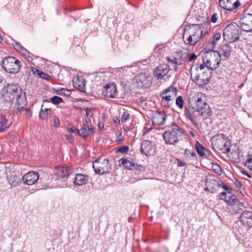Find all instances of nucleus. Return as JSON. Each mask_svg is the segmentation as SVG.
Here are the masks:
<instances>
[{
	"label": "nucleus",
	"instance_id": "f257e3e1",
	"mask_svg": "<svg viewBox=\"0 0 252 252\" xmlns=\"http://www.w3.org/2000/svg\"><path fill=\"white\" fill-rule=\"evenodd\" d=\"M191 78L198 86L206 85L211 78V71L204 64H193L190 68Z\"/></svg>",
	"mask_w": 252,
	"mask_h": 252
},
{
	"label": "nucleus",
	"instance_id": "f03ea898",
	"mask_svg": "<svg viewBox=\"0 0 252 252\" xmlns=\"http://www.w3.org/2000/svg\"><path fill=\"white\" fill-rule=\"evenodd\" d=\"M202 60L206 67L210 70H215L218 67L221 58L218 52L210 50L204 53Z\"/></svg>",
	"mask_w": 252,
	"mask_h": 252
},
{
	"label": "nucleus",
	"instance_id": "7ed1b4c3",
	"mask_svg": "<svg viewBox=\"0 0 252 252\" xmlns=\"http://www.w3.org/2000/svg\"><path fill=\"white\" fill-rule=\"evenodd\" d=\"M211 144L214 149L228 153L230 151V143L226 138L223 134H219L214 136L211 139Z\"/></svg>",
	"mask_w": 252,
	"mask_h": 252
},
{
	"label": "nucleus",
	"instance_id": "20e7f679",
	"mask_svg": "<svg viewBox=\"0 0 252 252\" xmlns=\"http://www.w3.org/2000/svg\"><path fill=\"white\" fill-rule=\"evenodd\" d=\"M183 133L182 129L177 125H174L171 130L164 132L163 137L166 144L175 145L179 142V138L182 136Z\"/></svg>",
	"mask_w": 252,
	"mask_h": 252
},
{
	"label": "nucleus",
	"instance_id": "39448f33",
	"mask_svg": "<svg viewBox=\"0 0 252 252\" xmlns=\"http://www.w3.org/2000/svg\"><path fill=\"white\" fill-rule=\"evenodd\" d=\"M239 26L235 22L228 25L223 30V37L228 42H233L239 38Z\"/></svg>",
	"mask_w": 252,
	"mask_h": 252
},
{
	"label": "nucleus",
	"instance_id": "423d86ee",
	"mask_svg": "<svg viewBox=\"0 0 252 252\" xmlns=\"http://www.w3.org/2000/svg\"><path fill=\"white\" fill-rule=\"evenodd\" d=\"M21 89L17 84H8L0 91L2 98L7 102L12 101L20 93Z\"/></svg>",
	"mask_w": 252,
	"mask_h": 252
},
{
	"label": "nucleus",
	"instance_id": "0eeeda50",
	"mask_svg": "<svg viewBox=\"0 0 252 252\" xmlns=\"http://www.w3.org/2000/svg\"><path fill=\"white\" fill-rule=\"evenodd\" d=\"M2 68L9 73H16L20 70V61L13 57L8 56L3 59L1 63Z\"/></svg>",
	"mask_w": 252,
	"mask_h": 252
},
{
	"label": "nucleus",
	"instance_id": "6e6552de",
	"mask_svg": "<svg viewBox=\"0 0 252 252\" xmlns=\"http://www.w3.org/2000/svg\"><path fill=\"white\" fill-rule=\"evenodd\" d=\"M203 35L202 31L194 30L190 32L185 31L183 34L184 43L187 45L194 46Z\"/></svg>",
	"mask_w": 252,
	"mask_h": 252
},
{
	"label": "nucleus",
	"instance_id": "1a4fd4ad",
	"mask_svg": "<svg viewBox=\"0 0 252 252\" xmlns=\"http://www.w3.org/2000/svg\"><path fill=\"white\" fill-rule=\"evenodd\" d=\"M93 168L96 174L102 175L110 172L111 168L107 159L98 158L94 160Z\"/></svg>",
	"mask_w": 252,
	"mask_h": 252
},
{
	"label": "nucleus",
	"instance_id": "9d476101",
	"mask_svg": "<svg viewBox=\"0 0 252 252\" xmlns=\"http://www.w3.org/2000/svg\"><path fill=\"white\" fill-rule=\"evenodd\" d=\"M137 87L139 88H148L152 82V77L148 73H141L137 74L135 77Z\"/></svg>",
	"mask_w": 252,
	"mask_h": 252
},
{
	"label": "nucleus",
	"instance_id": "9b49d317",
	"mask_svg": "<svg viewBox=\"0 0 252 252\" xmlns=\"http://www.w3.org/2000/svg\"><path fill=\"white\" fill-rule=\"evenodd\" d=\"M177 89L175 87L171 86L161 92L160 96L162 98V104L165 107H168V101L173 100L177 96Z\"/></svg>",
	"mask_w": 252,
	"mask_h": 252
},
{
	"label": "nucleus",
	"instance_id": "f8f14e48",
	"mask_svg": "<svg viewBox=\"0 0 252 252\" xmlns=\"http://www.w3.org/2000/svg\"><path fill=\"white\" fill-rule=\"evenodd\" d=\"M239 26L242 30L246 32H252V14L248 13L241 17Z\"/></svg>",
	"mask_w": 252,
	"mask_h": 252
},
{
	"label": "nucleus",
	"instance_id": "ddd939ff",
	"mask_svg": "<svg viewBox=\"0 0 252 252\" xmlns=\"http://www.w3.org/2000/svg\"><path fill=\"white\" fill-rule=\"evenodd\" d=\"M189 101L191 104L194 105V107L197 112H200V110L207 104L205 100L202 99V94L199 93L195 94L190 97Z\"/></svg>",
	"mask_w": 252,
	"mask_h": 252
},
{
	"label": "nucleus",
	"instance_id": "4468645a",
	"mask_svg": "<svg viewBox=\"0 0 252 252\" xmlns=\"http://www.w3.org/2000/svg\"><path fill=\"white\" fill-rule=\"evenodd\" d=\"M102 94L107 97L115 98L117 97L118 91L115 83H111L104 86Z\"/></svg>",
	"mask_w": 252,
	"mask_h": 252
},
{
	"label": "nucleus",
	"instance_id": "2eb2a0df",
	"mask_svg": "<svg viewBox=\"0 0 252 252\" xmlns=\"http://www.w3.org/2000/svg\"><path fill=\"white\" fill-rule=\"evenodd\" d=\"M71 166L57 167L54 168V174L57 176L58 179H64L73 172Z\"/></svg>",
	"mask_w": 252,
	"mask_h": 252
},
{
	"label": "nucleus",
	"instance_id": "dca6fc26",
	"mask_svg": "<svg viewBox=\"0 0 252 252\" xmlns=\"http://www.w3.org/2000/svg\"><path fill=\"white\" fill-rule=\"evenodd\" d=\"M39 174L35 171H30L22 177L25 184L30 186L35 183L39 179Z\"/></svg>",
	"mask_w": 252,
	"mask_h": 252
},
{
	"label": "nucleus",
	"instance_id": "f3484780",
	"mask_svg": "<svg viewBox=\"0 0 252 252\" xmlns=\"http://www.w3.org/2000/svg\"><path fill=\"white\" fill-rule=\"evenodd\" d=\"M205 185L206 188L205 190L213 193L216 192L221 186L216 180L211 178L206 179Z\"/></svg>",
	"mask_w": 252,
	"mask_h": 252
},
{
	"label": "nucleus",
	"instance_id": "a211bd4d",
	"mask_svg": "<svg viewBox=\"0 0 252 252\" xmlns=\"http://www.w3.org/2000/svg\"><path fill=\"white\" fill-rule=\"evenodd\" d=\"M220 6L227 10L232 11L240 5L238 0H219Z\"/></svg>",
	"mask_w": 252,
	"mask_h": 252
},
{
	"label": "nucleus",
	"instance_id": "6ab92c4d",
	"mask_svg": "<svg viewBox=\"0 0 252 252\" xmlns=\"http://www.w3.org/2000/svg\"><path fill=\"white\" fill-rule=\"evenodd\" d=\"M94 126L92 125L89 126L88 120L85 119L83 121L82 127L80 129L77 130V133L80 136L85 139L87 137L89 132H94Z\"/></svg>",
	"mask_w": 252,
	"mask_h": 252
},
{
	"label": "nucleus",
	"instance_id": "aec40b11",
	"mask_svg": "<svg viewBox=\"0 0 252 252\" xmlns=\"http://www.w3.org/2000/svg\"><path fill=\"white\" fill-rule=\"evenodd\" d=\"M239 221L242 224L245 225L250 228L252 227V212L250 211H243L240 217Z\"/></svg>",
	"mask_w": 252,
	"mask_h": 252
},
{
	"label": "nucleus",
	"instance_id": "412c9836",
	"mask_svg": "<svg viewBox=\"0 0 252 252\" xmlns=\"http://www.w3.org/2000/svg\"><path fill=\"white\" fill-rule=\"evenodd\" d=\"M170 70V68L168 64H160L155 69V76L158 79H162L167 74Z\"/></svg>",
	"mask_w": 252,
	"mask_h": 252
},
{
	"label": "nucleus",
	"instance_id": "4be33fe9",
	"mask_svg": "<svg viewBox=\"0 0 252 252\" xmlns=\"http://www.w3.org/2000/svg\"><path fill=\"white\" fill-rule=\"evenodd\" d=\"M15 98H16V104L15 105L14 109L17 112H19L23 110L27 105L26 95L22 94L21 90L20 93H18Z\"/></svg>",
	"mask_w": 252,
	"mask_h": 252
},
{
	"label": "nucleus",
	"instance_id": "5701e85b",
	"mask_svg": "<svg viewBox=\"0 0 252 252\" xmlns=\"http://www.w3.org/2000/svg\"><path fill=\"white\" fill-rule=\"evenodd\" d=\"M22 177L21 174L16 172H12L9 176H7V181L12 187L19 186L22 182Z\"/></svg>",
	"mask_w": 252,
	"mask_h": 252
},
{
	"label": "nucleus",
	"instance_id": "b1692460",
	"mask_svg": "<svg viewBox=\"0 0 252 252\" xmlns=\"http://www.w3.org/2000/svg\"><path fill=\"white\" fill-rule=\"evenodd\" d=\"M166 116L161 112L157 111L154 112L152 116V121L154 124L157 125H162L165 123Z\"/></svg>",
	"mask_w": 252,
	"mask_h": 252
},
{
	"label": "nucleus",
	"instance_id": "393cba45",
	"mask_svg": "<svg viewBox=\"0 0 252 252\" xmlns=\"http://www.w3.org/2000/svg\"><path fill=\"white\" fill-rule=\"evenodd\" d=\"M141 153L146 156H151L154 152L152 143L148 140H144L141 144Z\"/></svg>",
	"mask_w": 252,
	"mask_h": 252
},
{
	"label": "nucleus",
	"instance_id": "a878e982",
	"mask_svg": "<svg viewBox=\"0 0 252 252\" xmlns=\"http://www.w3.org/2000/svg\"><path fill=\"white\" fill-rule=\"evenodd\" d=\"M220 199L224 200L225 202L229 204L230 205L233 206L237 201V198L236 195L231 193H227L225 192H222L219 194Z\"/></svg>",
	"mask_w": 252,
	"mask_h": 252
},
{
	"label": "nucleus",
	"instance_id": "bb28decb",
	"mask_svg": "<svg viewBox=\"0 0 252 252\" xmlns=\"http://www.w3.org/2000/svg\"><path fill=\"white\" fill-rule=\"evenodd\" d=\"M72 83L75 89L82 92H85L86 81L83 77L79 76L74 77Z\"/></svg>",
	"mask_w": 252,
	"mask_h": 252
},
{
	"label": "nucleus",
	"instance_id": "cd10ccee",
	"mask_svg": "<svg viewBox=\"0 0 252 252\" xmlns=\"http://www.w3.org/2000/svg\"><path fill=\"white\" fill-rule=\"evenodd\" d=\"M196 113H197L194 110V107L191 108L185 107L184 114L186 117L189 118L191 123L195 126H198V122L196 121Z\"/></svg>",
	"mask_w": 252,
	"mask_h": 252
},
{
	"label": "nucleus",
	"instance_id": "c85d7f7f",
	"mask_svg": "<svg viewBox=\"0 0 252 252\" xmlns=\"http://www.w3.org/2000/svg\"><path fill=\"white\" fill-rule=\"evenodd\" d=\"M50 100L44 99L43 100V104L41 106V110L39 112V117L40 119H46L48 115L51 112V108L50 107H44L46 103H49Z\"/></svg>",
	"mask_w": 252,
	"mask_h": 252
},
{
	"label": "nucleus",
	"instance_id": "c756f323",
	"mask_svg": "<svg viewBox=\"0 0 252 252\" xmlns=\"http://www.w3.org/2000/svg\"><path fill=\"white\" fill-rule=\"evenodd\" d=\"M120 164L124 167L125 168L129 170H134L135 166V163H134L133 159L130 158H122L119 160Z\"/></svg>",
	"mask_w": 252,
	"mask_h": 252
},
{
	"label": "nucleus",
	"instance_id": "7c9ffc66",
	"mask_svg": "<svg viewBox=\"0 0 252 252\" xmlns=\"http://www.w3.org/2000/svg\"><path fill=\"white\" fill-rule=\"evenodd\" d=\"M87 181V176L79 173L76 174L73 183L75 186H82L86 184Z\"/></svg>",
	"mask_w": 252,
	"mask_h": 252
},
{
	"label": "nucleus",
	"instance_id": "2f4dec72",
	"mask_svg": "<svg viewBox=\"0 0 252 252\" xmlns=\"http://www.w3.org/2000/svg\"><path fill=\"white\" fill-rule=\"evenodd\" d=\"M231 48L230 46L227 44L222 45L220 46L219 54L221 56H223L225 58H228L231 54Z\"/></svg>",
	"mask_w": 252,
	"mask_h": 252
},
{
	"label": "nucleus",
	"instance_id": "473e14b6",
	"mask_svg": "<svg viewBox=\"0 0 252 252\" xmlns=\"http://www.w3.org/2000/svg\"><path fill=\"white\" fill-rule=\"evenodd\" d=\"M199 116L202 117L203 120L206 119L212 115V111L208 104L205 105L200 112H198Z\"/></svg>",
	"mask_w": 252,
	"mask_h": 252
},
{
	"label": "nucleus",
	"instance_id": "72a5a7b5",
	"mask_svg": "<svg viewBox=\"0 0 252 252\" xmlns=\"http://www.w3.org/2000/svg\"><path fill=\"white\" fill-rule=\"evenodd\" d=\"M188 57V54L186 53H181L177 54V56L175 57L177 59L176 64H182L187 60Z\"/></svg>",
	"mask_w": 252,
	"mask_h": 252
},
{
	"label": "nucleus",
	"instance_id": "f704fd0d",
	"mask_svg": "<svg viewBox=\"0 0 252 252\" xmlns=\"http://www.w3.org/2000/svg\"><path fill=\"white\" fill-rule=\"evenodd\" d=\"M0 123L2 126H3V127L5 130L9 127L11 125V123L8 122L6 117V116L4 114H1L0 118Z\"/></svg>",
	"mask_w": 252,
	"mask_h": 252
},
{
	"label": "nucleus",
	"instance_id": "c9c22d12",
	"mask_svg": "<svg viewBox=\"0 0 252 252\" xmlns=\"http://www.w3.org/2000/svg\"><path fill=\"white\" fill-rule=\"evenodd\" d=\"M195 148L198 154L201 157L205 155L206 153L207 152V150L198 141H196Z\"/></svg>",
	"mask_w": 252,
	"mask_h": 252
},
{
	"label": "nucleus",
	"instance_id": "e433bc0d",
	"mask_svg": "<svg viewBox=\"0 0 252 252\" xmlns=\"http://www.w3.org/2000/svg\"><path fill=\"white\" fill-rule=\"evenodd\" d=\"M221 37V33L220 32H217L214 34L213 36V39L211 42V44L210 45L212 48H214V46L216 44L217 41H218Z\"/></svg>",
	"mask_w": 252,
	"mask_h": 252
},
{
	"label": "nucleus",
	"instance_id": "4c0bfd02",
	"mask_svg": "<svg viewBox=\"0 0 252 252\" xmlns=\"http://www.w3.org/2000/svg\"><path fill=\"white\" fill-rule=\"evenodd\" d=\"M56 93L58 94H63L65 96H68L71 94V92L70 90L64 88H61L59 90H58L56 91Z\"/></svg>",
	"mask_w": 252,
	"mask_h": 252
},
{
	"label": "nucleus",
	"instance_id": "58836bf2",
	"mask_svg": "<svg viewBox=\"0 0 252 252\" xmlns=\"http://www.w3.org/2000/svg\"><path fill=\"white\" fill-rule=\"evenodd\" d=\"M249 228V227L241 223V225L239 226L238 228V231L240 234L243 235L245 233L248 231Z\"/></svg>",
	"mask_w": 252,
	"mask_h": 252
},
{
	"label": "nucleus",
	"instance_id": "ea45409f",
	"mask_svg": "<svg viewBox=\"0 0 252 252\" xmlns=\"http://www.w3.org/2000/svg\"><path fill=\"white\" fill-rule=\"evenodd\" d=\"M50 100L55 105H57L63 101V99L58 96H54L51 97Z\"/></svg>",
	"mask_w": 252,
	"mask_h": 252
},
{
	"label": "nucleus",
	"instance_id": "a19ab883",
	"mask_svg": "<svg viewBox=\"0 0 252 252\" xmlns=\"http://www.w3.org/2000/svg\"><path fill=\"white\" fill-rule=\"evenodd\" d=\"M184 103V100L182 96H179L176 98V104L180 108H183Z\"/></svg>",
	"mask_w": 252,
	"mask_h": 252
},
{
	"label": "nucleus",
	"instance_id": "79ce46f5",
	"mask_svg": "<svg viewBox=\"0 0 252 252\" xmlns=\"http://www.w3.org/2000/svg\"><path fill=\"white\" fill-rule=\"evenodd\" d=\"M245 165L247 166L250 170H252V156H248V158L245 162Z\"/></svg>",
	"mask_w": 252,
	"mask_h": 252
},
{
	"label": "nucleus",
	"instance_id": "37998d69",
	"mask_svg": "<svg viewBox=\"0 0 252 252\" xmlns=\"http://www.w3.org/2000/svg\"><path fill=\"white\" fill-rule=\"evenodd\" d=\"M238 206L245 207V206L244 205V203H239L238 204L237 206L232 207L233 208H234V210H233V212H232L233 213H240L241 212V211H242V209L241 208L238 209Z\"/></svg>",
	"mask_w": 252,
	"mask_h": 252
},
{
	"label": "nucleus",
	"instance_id": "c03bdc74",
	"mask_svg": "<svg viewBox=\"0 0 252 252\" xmlns=\"http://www.w3.org/2000/svg\"><path fill=\"white\" fill-rule=\"evenodd\" d=\"M129 150V147L127 146H123L122 147H120L117 150V152L118 153H126Z\"/></svg>",
	"mask_w": 252,
	"mask_h": 252
},
{
	"label": "nucleus",
	"instance_id": "a18cd8bd",
	"mask_svg": "<svg viewBox=\"0 0 252 252\" xmlns=\"http://www.w3.org/2000/svg\"><path fill=\"white\" fill-rule=\"evenodd\" d=\"M38 72V76L42 79L48 80L50 78V76L45 73L44 72H43L42 71L37 70Z\"/></svg>",
	"mask_w": 252,
	"mask_h": 252
},
{
	"label": "nucleus",
	"instance_id": "49530a36",
	"mask_svg": "<svg viewBox=\"0 0 252 252\" xmlns=\"http://www.w3.org/2000/svg\"><path fill=\"white\" fill-rule=\"evenodd\" d=\"M234 155V156L237 155V158H235L236 161L239 162L240 160V158L243 157V152L241 150L238 149L237 151H235Z\"/></svg>",
	"mask_w": 252,
	"mask_h": 252
},
{
	"label": "nucleus",
	"instance_id": "de8ad7c7",
	"mask_svg": "<svg viewBox=\"0 0 252 252\" xmlns=\"http://www.w3.org/2000/svg\"><path fill=\"white\" fill-rule=\"evenodd\" d=\"M212 168H213V170L216 173L220 174V175L221 174V170L220 166L218 164H215L213 165L212 166Z\"/></svg>",
	"mask_w": 252,
	"mask_h": 252
},
{
	"label": "nucleus",
	"instance_id": "09e8293b",
	"mask_svg": "<svg viewBox=\"0 0 252 252\" xmlns=\"http://www.w3.org/2000/svg\"><path fill=\"white\" fill-rule=\"evenodd\" d=\"M53 121L54 123L53 126L54 127H57L60 126V120L57 116H54L53 118Z\"/></svg>",
	"mask_w": 252,
	"mask_h": 252
},
{
	"label": "nucleus",
	"instance_id": "8fccbe9b",
	"mask_svg": "<svg viewBox=\"0 0 252 252\" xmlns=\"http://www.w3.org/2000/svg\"><path fill=\"white\" fill-rule=\"evenodd\" d=\"M129 117V114L127 112H124L122 116V122H126L128 119Z\"/></svg>",
	"mask_w": 252,
	"mask_h": 252
},
{
	"label": "nucleus",
	"instance_id": "3c124183",
	"mask_svg": "<svg viewBox=\"0 0 252 252\" xmlns=\"http://www.w3.org/2000/svg\"><path fill=\"white\" fill-rule=\"evenodd\" d=\"M222 188L224 189L227 191V192H226L227 193V194L228 193H231L232 190V189L231 188L228 187L227 185H226V184H222Z\"/></svg>",
	"mask_w": 252,
	"mask_h": 252
},
{
	"label": "nucleus",
	"instance_id": "603ef678",
	"mask_svg": "<svg viewBox=\"0 0 252 252\" xmlns=\"http://www.w3.org/2000/svg\"><path fill=\"white\" fill-rule=\"evenodd\" d=\"M188 56V61L189 62L195 60L197 58V56L194 53L190 55L189 54Z\"/></svg>",
	"mask_w": 252,
	"mask_h": 252
},
{
	"label": "nucleus",
	"instance_id": "864d4df0",
	"mask_svg": "<svg viewBox=\"0 0 252 252\" xmlns=\"http://www.w3.org/2000/svg\"><path fill=\"white\" fill-rule=\"evenodd\" d=\"M218 19V14L217 13H215L212 16L211 18V21L212 23H215L217 21Z\"/></svg>",
	"mask_w": 252,
	"mask_h": 252
},
{
	"label": "nucleus",
	"instance_id": "5fc2aeb1",
	"mask_svg": "<svg viewBox=\"0 0 252 252\" xmlns=\"http://www.w3.org/2000/svg\"><path fill=\"white\" fill-rule=\"evenodd\" d=\"M167 60L171 63L176 64L177 59L175 57H167Z\"/></svg>",
	"mask_w": 252,
	"mask_h": 252
},
{
	"label": "nucleus",
	"instance_id": "6e6d98bb",
	"mask_svg": "<svg viewBox=\"0 0 252 252\" xmlns=\"http://www.w3.org/2000/svg\"><path fill=\"white\" fill-rule=\"evenodd\" d=\"M144 167L140 164H137L135 163V166L134 167V169H137L139 171H143L144 170Z\"/></svg>",
	"mask_w": 252,
	"mask_h": 252
},
{
	"label": "nucleus",
	"instance_id": "4d7b16f0",
	"mask_svg": "<svg viewBox=\"0 0 252 252\" xmlns=\"http://www.w3.org/2000/svg\"><path fill=\"white\" fill-rule=\"evenodd\" d=\"M177 165L178 166L182 167V166H184L186 164V162L184 160H181L179 158L177 159Z\"/></svg>",
	"mask_w": 252,
	"mask_h": 252
},
{
	"label": "nucleus",
	"instance_id": "13d9d810",
	"mask_svg": "<svg viewBox=\"0 0 252 252\" xmlns=\"http://www.w3.org/2000/svg\"><path fill=\"white\" fill-rule=\"evenodd\" d=\"M22 48H23V47L19 43H16V44L14 45V48L19 52L20 51Z\"/></svg>",
	"mask_w": 252,
	"mask_h": 252
},
{
	"label": "nucleus",
	"instance_id": "bf43d9fd",
	"mask_svg": "<svg viewBox=\"0 0 252 252\" xmlns=\"http://www.w3.org/2000/svg\"><path fill=\"white\" fill-rule=\"evenodd\" d=\"M190 154V155L192 157H195V153L193 151H190L189 150H186L185 151V156L186 155H188V154Z\"/></svg>",
	"mask_w": 252,
	"mask_h": 252
},
{
	"label": "nucleus",
	"instance_id": "052dcab7",
	"mask_svg": "<svg viewBox=\"0 0 252 252\" xmlns=\"http://www.w3.org/2000/svg\"><path fill=\"white\" fill-rule=\"evenodd\" d=\"M21 54L26 56L29 53L28 51L23 47L19 52Z\"/></svg>",
	"mask_w": 252,
	"mask_h": 252
},
{
	"label": "nucleus",
	"instance_id": "680f3d73",
	"mask_svg": "<svg viewBox=\"0 0 252 252\" xmlns=\"http://www.w3.org/2000/svg\"><path fill=\"white\" fill-rule=\"evenodd\" d=\"M26 115H27L28 117L32 116V112H31L30 109L27 108L26 109Z\"/></svg>",
	"mask_w": 252,
	"mask_h": 252
},
{
	"label": "nucleus",
	"instance_id": "e2e57ef3",
	"mask_svg": "<svg viewBox=\"0 0 252 252\" xmlns=\"http://www.w3.org/2000/svg\"><path fill=\"white\" fill-rule=\"evenodd\" d=\"M65 137L66 139L69 140L70 142L73 140V136L72 135H65Z\"/></svg>",
	"mask_w": 252,
	"mask_h": 252
},
{
	"label": "nucleus",
	"instance_id": "0e129e2a",
	"mask_svg": "<svg viewBox=\"0 0 252 252\" xmlns=\"http://www.w3.org/2000/svg\"><path fill=\"white\" fill-rule=\"evenodd\" d=\"M91 113V110L89 108H86V114L87 116H89L90 114Z\"/></svg>",
	"mask_w": 252,
	"mask_h": 252
},
{
	"label": "nucleus",
	"instance_id": "69168bd1",
	"mask_svg": "<svg viewBox=\"0 0 252 252\" xmlns=\"http://www.w3.org/2000/svg\"><path fill=\"white\" fill-rule=\"evenodd\" d=\"M235 187L237 188H239L241 187V184L240 182H239L238 181H236V182L235 183Z\"/></svg>",
	"mask_w": 252,
	"mask_h": 252
},
{
	"label": "nucleus",
	"instance_id": "338daca9",
	"mask_svg": "<svg viewBox=\"0 0 252 252\" xmlns=\"http://www.w3.org/2000/svg\"><path fill=\"white\" fill-rule=\"evenodd\" d=\"M77 130H78L77 128H69V131L71 132L75 133V132H77Z\"/></svg>",
	"mask_w": 252,
	"mask_h": 252
},
{
	"label": "nucleus",
	"instance_id": "774afa93",
	"mask_svg": "<svg viewBox=\"0 0 252 252\" xmlns=\"http://www.w3.org/2000/svg\"><path fill=\"white\" fill-rule=\"evenodd\" d=\"M104 126V124L102 123H98V127L99 129H102Z\"/></svg>",
	"mask_w": 252,
	"mask_h": 252
}]
</instances>
